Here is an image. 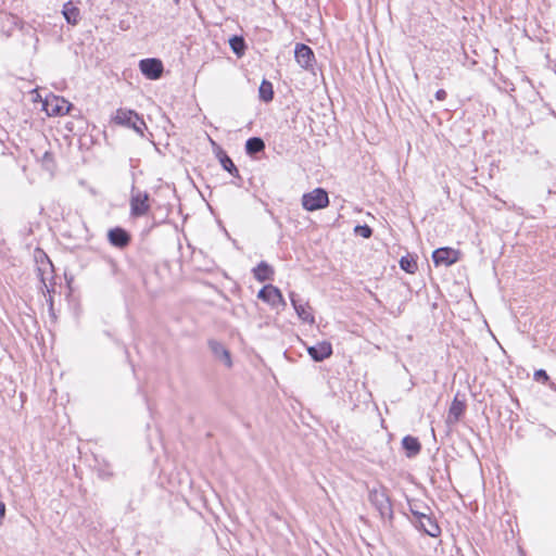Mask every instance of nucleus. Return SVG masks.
Returning a JSON list of instances; mask_svg holds the SVG:
<instances>
[{"label":"nucleus","instance_id":"obj_1","mask_svg":"<svg viewBox=\"0 0 556 556\" xmlns=\"http://www.w3.org/2000/svg\"><path fill=\"white\" fill-rule=\"evenodd\" d=\"M113 122L117 125L132 128L137 134L143 136L146 128L144 121L132 110L118 109L115 112Z\"/></svg>","mask_w":556,"mask_h":556},{"label":"nucleus","instance_id":"obj_2","mask_svg":"<svg viewBox=\"0 0 556 556\" xmlns=\"http://www.w3.org/2000/svg\"><path fill=\"white\" fill-rule=\"evenodd\" d=\"M329 198L326 190L316 188L311 192L303 194L302 205L306 211L313 212L328 206Z\"/></svg>","mask_w":556,"mask_h":556},{"label":"nucleus","instance_id":"obj_3","mask_svg":"<svg viewBox=\"0 0 556 556\" xmlns=\"http://www.w3.org/2000/svg\"><path fill=\"white\" fill-rule=\"evenodd\" d=\"M369 501L382 518L391 517L392 505L384 488L371 490L369 492Z\"/></svg>","mask_w":556,"mask_h":556},{"label":"nucleus","instance_id":"obj_4","mask_svg":"<svg viewBox=\"0 0 556 556\" xmlns=\"http://www.w3.org/2000/svg\"><path fill=\"white\" fill-rule=\"evenodd\" d=\"M72 104L62 97L50 96L43 101V110L49 116H62L70 112Z\"/></svg>","mask_w":556,"mask_h":556},{"label":"nucleus","instance_id":"obj_5","mask_svg":"<svg viewBox=\"0 0 556 556\" xmlns=\"http://www.w3.org/2000/svg\"><path fill=\"white\" fill-rule=\"evenodd\" d=\"M130 210L132 216L139 217L146 215L150 210L149 194L142 191H132Z\"/></svg>","mask_w":556,"mask_h":556},{"label":"nucleus","instance_id":"obj_6","mask_svg":"<svg viewBox=\"0 0 556 556\" xmlns=\"http://www.w3.org/2000/svg\"><path fill=\"white\" fill-rule=\"evenodd\" d=\"M460 252L452 248H439L432 253V260L437 266H451L458 262Z\"/></svg>","mask_w":556,"mask_h":556},{"label":"nucleus","instance_id":"obj_7","mask_svg":"<svg viewBox=\"0 0 556 556\" xmlns=\"http://www.w3.org/2000/svg\"><path fill=\"white\" fill-rule=\"evenodd\" d=\"M416 517V526L428 535L435 538L440 534V528L437 522L427 514L410 509Z\"/></svg>","mask_w":556,"mask_h":556},{"label":"nucleus","instance_id":"obj_8","mask_svg":"<svg viewBox=\"0 0 556 556\" xmlns=\"http://www.w3.org/2000/svg\"><path fill=\"white\" fill-rule=\"evenodd\" d=\"M258 299L268 303L273 307H277L278 305L286 306V301L277 287L273 285H267L263 287L257 294Z\"/></svg>","mask_w":556,"mask_h":556},{"label":"nucleus","instance_id":"obj_9","mask_svg":"<svg viewBox=\"0 0 556 556\" xmlns=\"http://www.w3.org/2000/svg\"><path fill=\"white\" fill-rule=\"evenodd\" d=\"M289 298H290V301H291V304L294 308V311L296 312L299 318L304 321V323H307V324H314L315 323V317L312 313V307L308 305L307 302H304L302 303L296 294L292 291L289 293Z\"/></svg>","mask_w":556,"mask_h":556},{"label":"nucleus","instance_id":"obj_10","mask_svg":"<svg viewBox=\"0 0 556 556\" xmlns=\"http://www.w3.org/2000/svg\"><path fill=\"white\" fill-rule=\"evenodd\" d=\"M294 55L296 62L302 68L309 70L313 67L315 62V55L313 50L308 46L304 43H298L295 46Z\"/></svg>","mask_w":556,"mask_h":556},{"label":"nucleus","instance_id":"obj_11","mask_svg":"<svg viewBox=\"0 0 556 556\" xmlns=\"http://www.w3.org/2000/svg\"><path fill=\"white\" fill-rule=\"evenodd\" d=\"M140 70L149 79H157L163 72V64L157 59H144L140 61Z\"/></svg>","mask_w":556,"mask_h":556},{"label":"nucleus","instance_id":"obj_12","mask_svg":"<svg viewBox=\"0 0 556 556\" xmlns=\"http://www.w3.org/2000/svg\"><path fill=\"white\" fill-rule=\"evenodd\" d=\"M465 394L457 392L447 414V422L456 424L465 412Z\"/></svg>","mask_w":556,"mask_h":556},{"label":"nucleus","instance_id":"obj_13","mask_svg":"<svg viewBox=\"0 0 556 556\" xmlns=\"http://www.w3.org/2000/svg\"><path fill=\"white\" fill-rule=\"evenodd\" d=\"M309 356L315 362H321L332 354V346L330 342L323 341L307 349Z\"/></svg>","mask_w":556,"mask_h":556},{"label":"nucleus","instance_id":"obj_14","mask_svg":"<svg viewBox=\"0 0 556 556\" xmlns=\"http://www.w3.org/2000/svg\"><path fill=\"white\" fill-rule=\"evenodd\" d=\"M212 353L215 358L226 365L227 367L231 366V357L229 351L219 342L211 340L208 342Z\"/></svg>","mask_w":556,"mask_h":556},{"label":"nucleus","instance_id":"obj_15","mask_svg":"<svg viewBox=\"0 0 556 556\" xmlns=\"http://www.w3.org/2000/svg\"><path fill=\"white\" fill-rule=\"evenodd\" d=\"M109 240L113 245L124 248L129 243L130 237L124 229L114 228L109 231Z\"/></svg>","mask_w":556,"mask_h":556},{"label":"nucleus","instance_id":"obj_16","mask_svg":"<svg viewBox=\"0 0 556 556\" xmlns=\"http://www.w3.org/2000/svg\"><path fill=\"white\" fill-rule=\"evenodd\" d=\"M253 274L256 280L264 282L273 279L274 269L263 261L253 269Z\"/></svg>","mask_w":556,"mask_h":556},{"label":"nucleus","instance_id":"obj_17","mask_svg":"<svg viewBox=\"0 0 556 556\" xmlns=\"http://www.w3.org/2000/svg\"><path fill=\"white\" fill-rule=\"evenodd\" d=\"M62 14L65 17L66 22L71 25H76L80 16L79 9L76 8L72 2H67L64 4Z\"/></svg>","mask_w":556,"mask_h":556},{"label":"nucleus","instance_id":"obj_18","mask_svg":"<svg viewBox=\"0 0 556 556\" xmlns=\"http://www.w3.org/2000/svg\"><path fill=\"white\" fill-rule=\"evenodd\" d=\"M402 445L406 451L408 457L415 456L420 452V443L419 441L410 435H407L403 439Z\"/></svg>","mask_w":556,"mask_h":556},{"label":"nucleus","instance_id":"obj_19","mask_svg":"<svg viewBox=\"0 0 556 556\" xmlns=\"http://www.w3.org/2000/svg\"><path fill=\"white\" fill-rule=\"evenodd\" d=\"M265 149L264 141L258 137H252L245 142V151L248 154L253 155L262 152Z\"/></svg>","mask_w":556,"mask_h":556},{"label":"nucleus","instance_id":"obj_20","mask_svg":"<svg viewBox=\"0 0 556 556\" xmlns=\"http://www.w3.org/2000/svg\"><path fill=\"white\" fill-rule=\"evenodd\" d=\"M258 92H260V98L263 101H265V102L271 101L274 98V90H273L271 83H269L267 80H263L260 86Z\"/></svg>","mask_w":556,"mask_h":556},{"label":"nucleus","instance_id":"obj_21","mask_svg":"<svg viewBox=\"0 0 556 556\" xmlns=\"http://www.w3.org/2000/svg\"><path fill=\"white\" fill-rule=\"evenodd\" d=\"M220 164L225 170H227L228 173H230L233 176H238L239 172H238L236 165L233 164L232 160L228 155L224 154L220 157Z\"/></svg>","mask_w":556,"mask_h":556},{"label":"nucleus","instance_id":"obj_22","mask_svg":"<svg viewBox=\"0 0 556 556\" xmlns=\"http://www.w3.org/2000/svg\"><path fill=\"white\" fill-rule=\"evenodd\" d=\"M230 47L236 54L241 55L245 48L243 38L238 36L232 37L230 39Z\"/></svg>","mask_w":556,"mask_h":556},{"label":"nucleus","instance_id":"obj_23","mask_svg":"<svg viewBox=\"0 0 556 556\" xmlns=\"http://www.w3.org/2000/svg\"><path fill=\"white\" fill-rule=\"evenodd\" d=\"M400 266L403 270L409 274H413L417 268L416 262L408 257H402L400 261Z\"/></svg>","mask_w":556,"mask_h":556},{"label":"nucleus","instance_id":"obj_24","mask_svg":"<svg viewBox=\"0 0 556 556\" xmlns=\"http://www.w3.org/2000/svg\"><path fill=\"white\" fill-rule=\"evenodd\" d=\"M355 233L363 237V238H369L372 235V230L367 225H358L354 229Z\"/></svg>","mask_w":556,"mask_h":556},{"label":"nucleus","instance_id":"obj_25","mask_svg":"<svg viewBox=\"0 0 556 556\" xmlns=\"http://www.w3.org/2000/svg\"><path fill=\"white\" fill-rule=\"evenodd\" d=\"M534 378L535 379H544V380H547L548 379V376L546 374L545 370L543 369H539V370H535L534 371Z\"/></svg>","mask_w":556,"mask_h":556},{"label":"nucleus","instance_id":"obj_26","mask_svg":"<svg viewBox=\"0 0 556 556\" xmlns=\"http://www.w3.org/2000/svg\"><path fill=\"white\" fill-rule=\"evenodd\" d=\"M518 379L525 380L530 377V374L526 371L525 369H517Z\"/></svg>","mask_w":556,"mask_h":556},{"label":"nucleus","instance_id":"obj_27","mask_svg":"<svg viewBox=\"0 0 556 556\" xmlns=\"http://www.w3.org/2000/svg\"><path fill=\"white\" fill-rule=\"evenodd\" d=\"M446 91L443 90V89H440L435 92V99L439 100V101H443L446 99Z\"/></svg>","mask_w":556,"mask_h":556},{"label":"nucleus","instance_id":"obj_28","mask_svg":"<svg viewBox=\"0 0 556 556\" xmlns=\"http://www.w3.org/2000/svg\"><path fill=\"white\" fill-rule=\"evenodd\" d=\"M478 387L480 388V387H481V384H478V383H475V384H468V389H469V391L471 392L472 396H475V397L477 396V391H476V389H477Z\"/></svg>","mask_w":556,"mask_h":556},{"label":"nucleus","instance_id":"obj_29","mask_svg":"<svg viewBox=\"0 0 556 556\" xmlns=\"http://www.w3.org/2000/svg\"><path fill=\"white\" fill-rule=\"evenodd\" d=\"M4 513H5V506H4V504L0 503V525L2 523Z\"/></svg>","mask_w":556,"mask_h":556},{"label":"nucleus","instance_id":"obj_30","mask_svg":"<svg viewBox=\"0 0 556 556\" xmlns=\"http://www.w3.org/2000/svg\"><path fill=\"white\" fill-rule=\"evenodd\" d=\"M555 390H556V384H555Z\"/></svg>","mask_w":556,"mask_h":556}]
</instances>
